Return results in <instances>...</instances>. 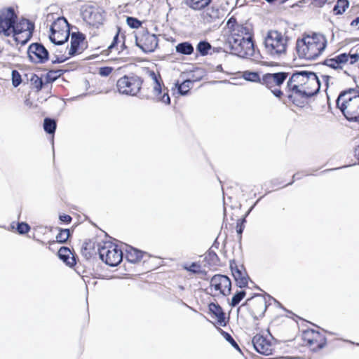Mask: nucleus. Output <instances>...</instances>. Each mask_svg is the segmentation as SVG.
Returning a JSON list of instances; mask_svg holds the SVG:
<instances>
[{
    "label": "nucleus",
    "instance_id": "10",
    "mask_svg": "<svg viewBox=\"0 0 359 359\" xmlns=\"http://www.w3.org/2000/svg\"><path fill=\"white\" fill-rule=\"evenodd\" d=\"M288 75V73L283 72L266 73L262 76V85L270 90L276 97L280 99L284 95L282 87Z\"/></svg>",
    "mask_w": 359,
    "mask_h": 359
},
{
    "label": "nucleus",
    "instance_id": "24",
    "mask_svg": "<svg viewBox=\"0 0 359 359\" xmlns=\"http://www.w3.org/2000/svg\"><path fill=\"white\" fill-rule=\"evenodd\" d=\"M209 314L219 326L224 327L228 320L222 308L217 304L212 302L208 305Z\"/></svg>",
    "mask_w": 359,
    "mask_h": 359
},
{
    "label": "nucleus",
    "instance_id": "6",
    "mask_svg": "<svg viewBox=\"0 0 359 359\" xmlns=\"http://www.w3.org/2000/svg\"><path fill=\"white\" fill-rule=\"evenodd\" d=\"M80 11L82 20L89 27L98 29L103 25L106 13L97 4H85L81 6Z\"/></svg>",
    "mask_w": 359,
    "mask_h": 359
},
{
    "label": "nucleus",
    "instance_id": "7",
    "mask_svg": "<svg viewBox=\"0 0 359 359\" xmlns=\"http://www.w3.org/2000/svg\"><path fill=\"white\" fill-rule=\"evenodd\" d=\"M230 41H241L253 37V27L249 22L239 23L236 18L231 16L227 21Z\"/></svg>",
    "mask_w": 359,
    "mask_h": 359
},
{
    "label": "nucleus",
    "instance_id": "41",
    "mask_svg": "<svg viewBox=\"0 0 359 359\" xmlns=\"http://www.w3.org/2000/svg\"><path fill=\"white\" fill-rule=\"evenodd\" d=\"M210 49L211 45L205 41H200L196 46L197 51L203 56L208 55Z\"/></svg>",
    "mask_w": 359,
    "mask_h": 359
},
{
    "label": "nucleus",
    "instance_id": "23",
    "mask_svg": "<svg viewBox=\"0 0 359 359\" xmlns=\"http://www.w3.org/2000/svg\"><path fill=\"white\" fill-rule=\"evenodd\" d=\"M252 344L255 349L262 355H269L275 351V344L271 340L260 334L252 338Z\"/></svg>",
    "mask_w": 359,
    "mask_h": 359
},
{
    "label": "nucleus",
    "instance_id": "21",
    "mask_svg": "<svg viewBox=\"0 0 359 359\" xmlns=\"http://www.w3.org/2000/svg\"><path fill=\"white\" fill-rule=\"evenodd\" d=\"M27 54L29 60L35 64L45 63L49 57L47 49L39 43L30 44L27 50Z\"/></svg>",
    "mask_w": 359,
    "mask_h": 359
},
{
    "label": "nucleus",
    "instance_id": "47",
    "mask_svg": "<svg viewBox=\"0 0 359 359\" xmlns=\"http://www.w3.org/2000/svg\"><path fill=\"white\" fill-rule=\"evenodd\" d=\"M111 67H102L98 69V74L102 76H107L113 72Z\"/></svg>",
    "mask_w": 359,
    "mask_h": 359
},
{
    "label": "nucleus",
    "instance_id": "38",
    "mask_svg": "<svg viewBox=\"0 0 359 359\" xmlns=\"http://www.w3.org/2000/svg\"><path fill=\"white\" fill-rule=\"evenodd\" d=\"M44 130L49 133L53 134L56 129V122L50 118H46L43 123Z\"/></svg>",
    "mask_w": 359,
    "mask_h": 359
},
{
    "label": "nucleus",
    "instance_id": "32",
    "mask_svg": "<svg viewBox=\"0 0 359 359\" xmlns=\"http://www.w3.org/2000/svg\"><path fill=\"white\" fill-rule=\"evenodd\" d=\"M69 236L70 232L69 229H60V232L56 236V241H50L48 242L49 248H50L51 245L55 244L56 242L59 243H64L67 242Z\"/></svg>",
    "mask_w": 359,
    "mask_h": 359
},
{
    "label": "nucleus",
    "instance_id": "1",
    "mask_svg": "<svg viewBox=\"0 0 359 359\" xmlns=\"http://www.w3.org/2000/svg\"><path fill=\"white\" fill-rule=\"evenodd\" d=\"M327 47L326 36L320 33L304 34L296 42L297 53L299 58L313 61L322 56Z\"/></svg>",
    "mask_w": 359,
    "mask_h": 359
},
{
    "label": "nucleus",
    "instance_id": "30",
    "mask_svg": "<svg viewBox=\"0 0 359 359\" xmlns=\"http://www.w3.org/2000/svg\"><path fill=\"white\" fill-rule=\"evenodd\" d=\"M193 86L194 81L190 79L185 80L180 83L179 82L175 83V87L177 88L178 93L182 95H187L193 88Z\"/></svg>",
    "mask_w": 359,
    "mask_h": 359
},
{
    "label": "nucleus",
    "instance_id": "9",
    "mask_svg": "<svg viewBox=\"0 0 359 359\" xmlns=\"http://www.w3.org/2000/svg\"><path fill=\"white\" fill-rule=\"evenodd\" d=\"M70 35V25L64 17H58L50 26L49 39L51 42L61 45L67 41Z\"/></svg>",
    "mask_w": 359,
    "mask_h": 359
},
{
    "label": "nucleus",
    "instance_id": "13",
    "mask_svg": "<svg viewBox=\"0 0 359 359\" xmlns=\"http://www.w3.org/2000/svg\"><path fill=\"white\" fill-rule=\"evenodd\" d=\"M86 48V37L81 32H73L71 35V46L67 53L56 55L53 62L61 63L72 56L81 54Z\"/></svg>",
    "mask_w": 359,
    "mask_h": 359
},
{
    "label": "nucleus",
    "instance_id": "37",
    "mask_svg": "<svg viewBox=\"0 0 359 359\" xmlns=\"http://www.w3.org/2000/svg\"><path fill=\"white\" fill-rule=\"evenodd\" d=\"M349 2L348 0H338L334 6L333 13L334 15H341L344 13L348 7Z\"/></svg>",
    "mask_w": 359,
    "mask_h": 359
},
{
    "label": "nucleus",
    "instance_id": "35",
    "mask_svg": "<svg viewBox=\"0 0 359 359\" xmlns=\"http://www.w3.org/2000/svg\"><path fill=\"white\" fill-rule=\"evenodd\" d=\"M242 76L246 81L262 84V77L257 72L244 71Z\"/></svg>",
    "mask_w": 359,
    "mask_h": 359
},
{
    "label": "nucleus",
    "instance_id": "25",
    "mask_svg": "<svg viewBox=\"0 0 359 359\" xmlns=\"http://www.w3.org/2000/svg\"><path fill=\"white\" fill-rule=\"evenodd\" d=\"M120 29H117L115 35L113 37V41L108 46L107 49L103 50L101 53L104 55H109L112 53H120L123 50L124 41L120 39Z\"/></svg>",
    "mask_w": 359,
    "mask_h": 359
},
{
    "label": "nucleus",
    "instance_id": "4",
    "mask_svg": "<svg viewBox=\"0 0 359 359\" xmlns=\"http://www.w3.org/2000/svg\"><path fill=\"white\" fill-rule=\"evenodd\" d=\"M288 46V37L286 32L277 29H270L264 39L265 53L271 57L280 58L286 54Z\"/></svg>",
    "mask_w": 359,
    "mask_h": 359
},
{
    "label": "nucleus",
    "instance_id": "16",
    "mask_svg": "<svg viewBox=\"0 0 359 359\" xmlns=\"http://www.w3.org/2000/svg\"><path fill=\"white\" fill-rule=\"evenodd\" d=\"M302 339L304 344L313 351L323 348L327 344L325 334L320 331L314 329L304 330L302 332Z\"/></svg>",
    "mask_w": 359,
    "mask_h": 359
},
{
    "label": "nucleus",
    "instance_id": "39",
    "mask_svg": "<svg viewBox=\"0 0 359 359\" xmlns=\"http://www.w3.org/2000/svg\"><path fill=\"white\" fill-rule=\"evenodd\" d=\"M31 84L32 86V88L34 89L36 92L40 91L43 86V82L42 79L40 78L36 74H34L31 78Z\"/></svg>",
    "mask_w": 359,
    "mask_h": 359
},
{
    "label": "nucleus",
    "instance_id": "33",
    "mask_svg": "<svg viewBox=\"0 0 359 359\" xmlns=\"http://www.w3.org/2000/svg\"><path fill=\"white\" fill-rule=\"evenodd\" d=\"M182 269L194 274H203L205 271L202 269L199 262H192L190 264H186L182 266Z\"/></svg>",
    "mask_w": 359,
    "mask_h": 359
},
{
    "label": "nucleus",
    "instance_id": "51",
    "mask_svg": "<svg viewBox=\"0 0 359 359\" xmlns=\"http://www.w3.org/2000/svg\"><path fill=\"white\" fill-rule=\"evenodd\" d=\"M300 178H301V177H300L299 173L294 174L293 176H292V180L290 182H289L288 183H287L285 184V186L292 184L295 180H299Z\"/></svg>",
    "mask_w": 359,
    "mask_h": 359
},
{
    "label": "nucleus",
    "instance_id": "28",
    "mask_svg": "<svg viewBox=\"0 0 359 359\" xmlns=\"http://www.w3.org/2000/svg\"><path fill=\"white\" fill-rule=\"evenodd\" d=\"M184 2L194 11H203L210 4L212 0H184Z\"/></svg>",
    "mask_w": 359,
    "mask_h": 359
},
{
    "label": "nucleus",
    "instance_id": "36",
    "mask_svg": "<svg viewBox=\"0 0 359 359\" xmlns=\"http://www.w3.org/2000/svg\"><path fill=\"white\" fill-rule=\"evenodd\" d=\"M176 51L183 55H191L194 52V47L189 42H183L177 45Z\"/></svg>",
    "mask_w": 359,
    "mask_h": 359
},
{
    "label": "nucleus",
    "instance_id": "2",
    "mask_svg": "<svg viewBox=\"0 0 359 359\" xmlns=\"http://www.w3.org/2000/svg\"><path fill=\"white\" fill-rule=\"evenodd\" d=\"M287 84L289 90L293 94L306 98L316 95L320 88L319 79L313 72H294L289 78Z\"/></svg>",
    "mask_w": 359,
    "mask_h": 359
},
{
    "label": "nucleus",
    "instance_id": "29",
    "mask_svg": "<svg viewBox=\"0 0 359 359\" xmlns=\"http://www.w3.org/2000/svg\"><path fill=\"white\" fill-rule=\"evenodd\" d=\"M202 17L204 20L207 22H212L214 20L219 18V10L215 6H208L206 7L203 13Z\"/></svg>",
    "mask_w": 359,
    "mask_h": 359
},
{
    "label": "nucleus",
    "instance_id": "14",
    "mask_svg": "<svg viewBox=\"0 0 359 359\" xmlns=\"http://www.w3.org/2000/svg\"><path fill=\"white\" fill-rule=\"evenodd\" d=\"M16 20H18V13L13 7H4L0 10L1 36L11 37Z\"/></svg>",
    "mask_w": 359,
    "mask_h": 359
},
{
    "label": "nucleus",
    "instance_id": "15",
    "mask_svg": "<svg viewBox=\"0 0 359 359\" xmlns=\"http://www.w3.org/2000/svg\"><path fill=\"white\" fill-rule=\"evenodd\" d=\"M349 53H343L335 55L331 58H327L324 61V65L334 69H342L348 65H355L359 61V54Z\"/></svg>",
    "mask_w": 359,
    "mask_h": 359
},
{
    "label": "nucleus",
    "instance_id": "50",
    "mask_svg": "<svg viewBox=\"0 0 359 359\" xmlns=\"http://www.w3.org/2000/svg\"><path fill=\"white\" fill-rule=\"evenodd\" d=\"M330 78L331 77L328 75H325V74L321 75V79H322L323 82L324 83L325 89H327L328 87V83L330 80Z\"/></svg>",
    "mask_w": 359,
    "mask_h": 359
},
{
    "label": "nucleus",
    "instance_id": "11",
    "mask_svg": "<svg viewBox=\"0 0 359 359\" xmlns=\"http://www.w3.org/2000/svg\"><path fill=\"white\" fill-rule=\"evenodd\" d=\"M142 84L143 80L141 77L131 74L124 75L118 79L116 86L120 93L135 96L138 93L141 94Z\"/></svg>",
    "mask_w": 359,
    "mask_h": 359
},
{
    "label": "nucleus",
    "instance_id": "48",
    "mask_svg": "<svg viewBox=\"0 0 359 359\" xmlns=\"http://www.w3.org/2000/svg\"><path fill=\"white\" fill-rule=\"evenodd\" d=\"M243 229H244L243 221L238 219L236 223V231H237L238 234L241 236Z\"/></svg>",
    "mask_w": 359,
    "mask_h": 359
},
{
    "label": "nucleus",
    "instance_id": "54",
    "mask_svg": "<svg viewBox=\"0 0 359 359\" xmlns=\"http://www.w3.org/2000/svg\"><path fill=\"white\" fill-rule=\"evenodd\" d=\"M289 97H290V99H292V95H289Z\"/></svg>",
    "mask_w": 359,
    "mask_h": 359
},
{
    "label": "nucleus",
    "instance_id": "43",
    "mask_svg": "<svg viewBox=\"0 0 359 359\" xmlns=\"http://www.w3.org/2000/svg\"><path fill=\"white\" fill-rule=\"evenodd\" d=\"M126 22L128 25L133 29H137L142 27V22L134 17H127Z\"/></svg>",
    "mask_w": 359,
    "mask_h": 359
},
{
    "label": "nucleus",
    "instance_id": "26",
    "mask_svg": "<svg viewBox=\"0 0 359 359\" xmlns=\"http://www.w3.org/2000/svg\"><path fill=\"white\" fill-rule=\"evenodd\" d=\"M57 254L60 259L67 265L74 266L76 264L75 256L69 248L61 247Z\"/></svg>",
    "mask_w": 359,
    "mask_h": 359
},
{
    "label": "nucleus",
    "instance_id": "44",
    "mask_svg": "<svg viewBox=\"0 0 359 359\" xmlns=\"http://www.w3.org/2000/svg\"><path fill=\"white\" fill-rule=\"evenodd\" d=\"M12 84L14 87H18L22 83V77L20 72L18 70L12 71Z\"/></svg>",
    "mask_w": 359,
    "mask_h": 359
},
{
    "label": "nucleus",
    "instance_id": "18",
    "mask_svg": "<svg viewBox=\"0 0 359 359\" xmlns=\"http://www.w3.org/2000/svg\"><path fill=\"white\" fill-rule=\"evenodd\" d=\"M243 306L246 308L254 319H259L264 316L266 311L267 301L264 296L259 294L248 299Z\"/></svg>",
    "mask_w": 359,
    "mask_h": 359
},
{
    "label": "nucleus",
    "instance_id": "46",
    "mask_svg": "<svg viewBox=\"0 0 359 359\" xmlns=\"http://www.w3.org/2000/svg\"><path fill=\"white\" fill-rule=\"evenodd\" d=\"M30 231V226L26 222H19L17 226V231L20 234H25Z\"/></svg>",
    "mask_w": 359,
    "mask_h": 359
},
{
    "label": "nucleus",
    "instance_id": "8",
    "mask_svg": "<svg viewBox=\"0 0 359 359\" xmlns=\"http://www.w3.org/2000/svg\"><path fill=\"white\" fill-rule=\"evenodd\" d=\"M34 28V23L29 20L18 18L11 31V36L14 39L17 43L24 45L32 37Z\"/></svg>",
    "mask_w": 359,
    "mask_h": 359
},
{
    "label": "nucleus",
    "instance_id": "17",
    "mask_svg": "<svg viewBox=\"0 0 359 359\" xmlns=\"http://www.w3.org/2000/svg\"><path fill=\"white\" fill-rule=\"evenodd\" d=\"M209 289L213 296H228L231 293V281L225 275L216 274L210 279Z\"/></svg>",
    "mask_w": 359,
    "mask_h": 359
},
{
    "label": "nucleus",
    "instance_id": "19",
    "mask_svg": "<svg viewBox=\"0 0 359 359\" xmlns=\"http://www.w3.org/2000/svg\"><path fill=\"white\" fill-rule=\"evenodd\" d=\"M135 43L144 53H151L158 46V38L156 34L142 29L136 34Z\"/></svg>",
    "mask_w": 359,
    "mask_h": 359
},
{
    "label": "nucleus",
    "instance_id": "20",
    "mask_svg": "<svg viewBox=\"0 0 359 359\" xmlns=\"http://www.w3.org/2000/svg\"><path fill=\"white\" fill-rule=\"evenodd\" d=\"M230 43L235 55L244 58L253 56L255 48L252 38L241 40V41H230Z\"/></svg>",
    "mask_w": 359,
    "mask_h": 359
},
{
    "label": "nucleus",
    "instance_id": "27",
    "mask_svg": "<svg viewBox=\"0 0 359 359\" xmlns=\"http://www.w3.org/2000/svg\"><path fill=\"white\" fill-rule=\"evenodd\" d=\"M147 254L133 247H128L126 251V257L131 263L140 262Z\"/></svg>",
    "mask_w": 359,
    "mask_h": 359
},
{
    "label": "nucleus",
    "instance_id": "49",
    "mask_svg": "<svg viewBox=\"0 0 359 359\" xmlns=\"http://www.w3.org/2000/svg\"><path fill=\"white\" fill-rule=\"evenodd\" d=\"M60 220L64 223L69 224L72 222V218L69 215L63 214L60 215Z\"/></svg>",
    "mask_w": 359,
    "mask_h": 359
},
{
    "label": "nucleus",
    "instance_id": "3",
    "mask_svg": "<svg viewBox=\"0 0 359 359\" xmlns=\"http://www.w3.org/2000/svg\"><path fill=\"white\" fill-rule=\"evenodd\" d=\"M147 74L148 78L144 83L143 82L140 96L165 104H170L169 90L165 87L160 73L149 70Z\"/></svg>",
    "mask_w": 359,
    "mask_h": 359
},
{
    "label": "nucleus",
    "instance_id": "22",
    "mask_svg": "<svg viewBox=\"0 0 359 359\" xmlns=\"http://www.w3.org/2000/svg\"><path fill=\"white\" fill-rule=\"evenodd\" d=\"M229 266L236 285L241 289L247 287L250 277L244 266L243 265H238L235 260H231Z\"/></svg>",
    "mask_w": 359,
    "mask_h": 359
},
{
    "label": "nucleus",
    "instance_id": "53",
    "mask_svg": "<svg viewBox=\"0 0 359 359\" xmlns=\"http://www.w3.org/2000/svg\"><path fill=\"white\" fill-rule=\"evenodd\" d=\"M351 25L352 27H357L358 29H359V17L356 18L355 20H353L351 23Z\"/></svg>",
    "mask_w": 359,
    "mask_h": 359
},
{
    "label": "nucleus",
    "instance_id": "45",
    "mask_svg": "<svg viewBox=\"0 0 359 359\" xmlns=\"http://www.w3.org/2000/svg\"><path fill=\"white\" fill-rule=\"evenodd\" d=\"M219 331H220L221 334L224 337V339L227 341H229L232 345V346H233L236 349H239V346H238V344L236 343V341L234 340V339L231 337V335L229 333L224 331L222 329H219Z\"/></svg>",
    "mask_w": 359,
    "mask_h": 359
},
{
    "label": "nucleus",
    "instance_id": "5",
    "mask_svg": "<svg viewBox=\"0 0 359 359\" xmlns=\"http://www.w3.org/2000/svg\"><path fill=\"white\" fill-rule=\"evenodd\" d=\"M337 107L348 121H359V94L353 89L340 93Z\"/></svg>",
    "mask_w": 359,
    "mask_h": 359
},
{
    "label": "nucleus",
    "instance_id": "31",
    "mask_svg": "<svg viewBox=\"0 0 359 359\" xmlns=\"http://www.w3.org/2000/svg\"><path fill=\"white\" fill-rule=\"evenodd\" d=\"M66 70L63 69H50L46 74V83H50L56 81L64 74Z\"/></svg>",
    "mask_w": 359,
    "mask_h": 359
},
{
    "label": "nucleus",
    "instance_id": "34",
    "mask_svg": "<svg viewBox=\"0 0 359 359\" xmlns=\"http://www.w3.org/2000/svg\"><path fill=\"white\" fill-rule=\"evenodd\" d=\"M81 253L87 259L92 257L95 254L94 243L91 241L84 242L81 248Z\"/></svg>",
    "mask_w": 359,
    "mask_h": 359
},
{
    "label": "nucleus",
    "instance_id": "42",
    "mask_svg": "<svg viewBox=\"0 0 359 359\" xmlns=\"http://www.w3.org/2000/svg\"><path fill=\"white\" fill-rule=\"evenodd\" d=\"M205 259L210 265H217L219 261V257L214 251H208L205 256Z\"/></svg>",
    "mask_w": 359,
    "mask_h": 359
},
{
    "label": "nucleus",
    "instance_id": "12",
    "mask_svg": "<svg viewBox=\"0 0 359 359\" xmlns=\"http://www.w3.org/2000/svg\"><path fill=\"white\" fill-rule=\"evenodd\" d=\"M98 250L100 259L111 266H117L122 261L121 250L111 242L104 243Z\"/></svg>",
    "mask_w": 359,
    "mask_h": 359
},
{
    "label": "nucleus",
    "instance_id": "52",
    "mask_svg": "<svg viewBox=\"0 0 359 359\" xmlns=\"http://www.w3.org/2000/svg\"><path fill=\"white\" fill-rule=\"evenodd\" d=\"M327 1V0H313V4L317 6H319V7H321L323 6L326 2Z\"/></svg>",
    "mask_w": 359,
    "mask_h": 359
},
{
    "label": "nucleus",
    "instance_id": "40",
    "mask_svg": "<svg viewBox=\"0 0 359 359\" xmlns=\"http://www.w3.org/2000/svg\"><path fill=\"white\" fill-rule=\"evenodd\" d=\"M246 292L244 290H241L237 291L235 294L232 297L231 306H237L245 297Z\"/></svg>",
    "mask_w": 359,
    "mask_h": 359
}]
</instances>
